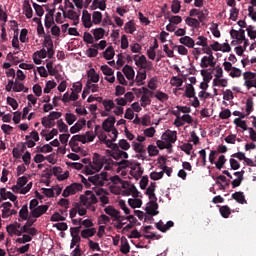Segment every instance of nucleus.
<instances>
[{
	"instance_id": "obj_7",
	"label": "nucleus",
	"mask_w": 256,
	"mask_h": 256,
	"mask_svg": "<svg viewBox=\"0 0 256 256\" xmlns=\"http://www.w3.org/2000/svg\"><path fill=\"white\" fill-rule=\"evenodd\" d=\"M115 116H110L107 119H105L102 123V129L103 131H106V133H111L115 128Z\"/></svg>"
},
{
	"instance_id": "obj_52",
	"label": "nucleus",
	"mask_w": 256,
	"mask_h": 256,
	"mask_svg": "<svg viewBox=\"0 0 256 256\" xmlns=\"http://www.w3.org/2000/svg\"><path fill=\"white\" fill-rule=\"evenodd\" d=\"M44 25L46 29H51V27L55 25V20H53V17H49V14H46Z\"/></svg>"
},
{
	"instance_id": "obj_25",
	"label": "nucleus",
	"mask_w": 256,
	"mask_h": 256,
	"mask_svg": "<svg viewBox=\"0 0 256 256\" xmlns=\"http://www.w3.org/2000/svg\"><path fill=\"white\" fill-rule=\"evenodd\" d=\"M124 29H125L126 33H129L130 35H133V33H135V31H137V27H135V22L133 20L128 21L125 24Z\"/></svg>"
},
{
	"instance_id": "obj_6",
	"label": "nucleus",
	"mask_w": 256,
	"mask_h": 256,
	"mask_svg": "<svg viewBox=\"0 0 256 256\" xmlns=\"http://www.w3.org/2000/svg\"><path fill=\"white\" fill-rule=\"evenodd\" d=\"M47 211H49V205H40L30 211V217H33L34 219H39V217L45 215Z\"/></svg>"
},
{
	"instance_id": "obj_47",
	"label": "nucleus",
	"mask_w": 256,
	"mask_h": 256,
	"mask_svg": "<svg viewBox=\"0 0 256 256\" xmlns=\"http://www.w3.org/2000/svg\"><path fill=\"white\" fill-rule=\"evenodd\" d=\"M138 93H142V96H146V97H153V95H155V93L149 90V88L147 87L139 88Z\"/></svg>"
},
{
	"instance_id": "obj_17",
	"label": "nucleus",
	"mask_w": 256,
	"mask_h": 256,
	"mask_svg": "<svg viewBox=\"0 0 256 256\" xmlns=\"http://www.w3.org/2000/svg\"><path fill=\"white\" fill-rule=\"evenodd\" d=\"M150 206L146 207V213L148 215H159V211H157V209H159V204H157V202L155 201H150Z\"/></svg>"
},
{
	"instance_id": "obj_49",
	"label": "nucleus",
	"mask_w": 256,
	"mask_h": 256,
	"mask_svg": "<svg viewBox=\"0 0 256 256\" xmlns=\"http://www.w3.org/2000/svg\"><path fill=\"white\" fill-rule=\"evenodd\" d=\"M66 123L73 125L77 121V116L73 113H66L65 115Z\"/></svg>"
},
{
	"instance_id": "obj_61",
	"label": "nucleus",
	"mask_w": 256,
	"mask_h": 256,
	"mask_svg": "<svg viewBox=\"0 0 256 256\" xmlns=\"http://www.w3.org/2000/svg\"><path fill=\"white\" fill-rule=\"evenodd\" d=\"M163 171L161 172H152L150 173V179H152V181H159V179H163Z\"/></svg>"
},
{
	"instance_id": "obj_32",
	"label": "nucleus",
	"mask_w": 256,
	"mask_h": 256,
	"mask_svg": "<svg viewBox=\"0 0 256 256\" xmlns=\"http://www.w3.org/2000/svg\"><path fill=\"white\" fill-rule=\"evenodd\" d=\"M228 81L227 79L223 78H214L213 79V87H227Z\"/></svg>"
},
{
	"instance_id": "obj_30",
	"label": "nucleus",
	"mask_w": 256,
	"mask_h": 256,
	"mask_svg": "<svg viewBox=\"0 0 256 256\" xmlns=\"http://www.w3.org/2000/svg\"><path fill=\"white\" fill-rule=\"evenodd\" d=\"M101 21H103V14L99 11H94L92 14V23H94V25H99Z\"/></svg>"
},
{
	"instance_id": "obj_27",
	"label": "nucleus",
	"mask_w": 256,
	"mask_h": 256,
	"mask_svg": "<svg viewBox=\"0 0 256 256\" xmlns=\"http://www.w3.org/2000/svg\"><path fill=\"white\" fill-rule=\"evenodd\" d=\"M128 205H130L132 209H139L143 205V201L141 199L130 198L128 199Z\"/></svg>"
},
{
	"instance_id": "obj_43",
	"label": "nucleus",
	"mask_w": 256,
	"mask_h": 256,
	"mask_svg": "<svg viewBox=\"0 0 256 256\" xmlns=\"http://www.w3.org/2000/svg\"><path fill=\"white\" fill-rule=\"evenodd\" d=\"M57 125H58V129H59L60 133H68L69 126H67V124H65V122H63V119H59L57 121Z\"/></svg>"
},
{
	"instance_id": "obj_26",
	"label": "nucleus",
	"mask_w": 256,
	"mask_h": 256,
	"mask_svg": "<svg viewBox=\"0 0 256 256\" xmlns=\"http://www.w3.org/2000/svg\"><path fill=\"white\" fill-rule=\"evenodd\" d=\"M141 192H139V190H137V187H135V184H131V186L129 187V190H125V194L126 195H132V197H134V199H137V197H139Z\"/></svg>"
},
{
	"instance_id": "obj_55",
	"label": "nucleus",
	"mask_w": 256,
	"mask_h": 256,
	"mask_svg": "<svg viewBox=\"0 0 256 256\" xmlns=\"http://www.w3.org/2000/svg\"><path fill=\"white\" fill-rule=\"evenodd\" d=\"M56 87H57V83H55V81H48L44 88V93H51V90L55 89Z\"/></svg>"
},
{
	"instance_id": "obj_12",
	"label": "nucleus",
	"mask_w": 256,
	"mask_h": 256,
	"mask_svg": "<svg viewBox=\"0 0 256 256\" xmlns=\"http://www.w3.org/2000/svg\"><path fill=\"white\" fill-rule=\"evenodd\" d=\"M22 10L26 19H31L33 17V8L31 7L29 0L23 1Z\"/></svg>"
},
{
	"instance_id": "obj_3",
	"label": "nucleus",
	"mask_w": 256,
	"mask_h": 256,
	"mask_svg": "<svg viewBox=\"0 0 256 256\" xmlns=\"http://www.w3.org/2000/svg\"><path fill=\"white\" fill-rule=\"evenodd\" d=\"M88 181L89 183H92V185H99L100 187H103V185H105V181H109V178L107 172H101L100 174L88 177Z\"/></svg>"
},
{
	"instance_id": "obj_19",
	"label": "nucleus",
	"mask_w": 256,
	"mask_h": 256,
	"mask_svg": "<svg viewBox=\"0 0 256 256\" xmlns=\"http://www.w3.org/2000/svg\"><path fill=\"white\" fill-rule=\"evenodd\" d=\"M186 25L188 27H192V29H199L201 27V23L197 20V18H193V16L187 17L185 19Z\"/></svg>"
},
{
	"instance_id": "obj_51",
	"label": "nucleus",
	"mask_w": 256,
	"mask_h": 256,
	"mask_svg": "<svg viewBox=\"0 0 256 256\" xmlns=\"http://www.w3.org/2000/svg\"><path fill=\"white\" fill-rule=\"evenodd\" d=\"M83 41L85 43H88V45H93V43H95V39L93 38V35H91V33L89 32L84 33Z\"/></svg>"
},
{
	"instance_id": "obj_63",
	"label": "nucleus",
	"mask_w": 256,
	"mask_h": 256,
	"mask_svg": "<svg viewBox=\"0 0 256 256\" xmlns=\"http://www.w3.org/2000/svg\"><path fill=\"white\" fill-rule=\"evenodd\" d=\"M233 91L230 89H227L226 91H223V99L224 101H231L233 99Z\"/></svg>"
},
{
	"instance_id": "obj_20",
	"label": "nucleus",
	"mask_w": 256,
	"mask_h": 256,
	"mask_svg": "<svg viewBox=\"0 0 256 256\" xmlns=\"http://www.w3.org/2000/svg\"><path fill=\"white\" fill-rule=\"evenodd\" d=\"M19 221H27V219H29L30 215H29V206L23 205L22 208L19 211Z\"/></svg>"
},
{
	"instance_id": "obj_59",
	"label": "nucleus",
	"mask_w": 256,
	"mask_h": 256,
	"mask_svg": "<svg viewBox=\"0 0 256 256\" xmlns=\"http://www.w3.org/2000/svg\"><path fill=\"white\" fill-rule=\"evenodd\" d=\"M148 154L150 157H156V155H159V150L154 145L148 146Z\"/></svg>"
},
{
	"instance_id": "obj_41",
	"label": "nucleus",
	"mask_w": 256,
	"mask_h": 256,
	"mask_svg": "<svg viewBox=\"0 0 256 256\" xmlns=\"http://www.w3.org/2000/svg\"><path fill=\"white\" fill-rule=\"evenodd\" d=\"M32 5H33L34 11L38 17H43V15H45V10L43 9V6H41L35 2H33Z\"/></svg>"
},
{
	"instance_id": "obj_2",
	"label": "nucleus",
	"mask_w": 256,
	"mask_h": 256,
	"mask_svg": "<svg viewBox=\"0 0 256 256\" xmlns=\"http://www.w3.org/2000/svg\"><path fill=\"white\" fill-rule=\"evenodd\" d=\"M80 202L82 203V205H84V207H87V209H89V207H91V205H95L98 200L97 196H95V193H93V191L87 190L85 192V195L80 196Z\"/></svg>"
},
{
	"instance_id": "obj_14",
	"label": "nucleus",
	"mask_w": 256,
	"mask_h": 256,
	"mask_svg": "<svg viewBox=\"0 0 256 256\" xmlns=\"http://www.w3.org/2000/svg\"><path fill=\"white\" fill-rule=\"evenodd\" d=\"M87 124V121L85 120V118H82L80 120L77 121V123H75V125H73L70 128V133L73 135L75 133H79V131L81 129H83V127H85V125Z\"/></svg>"
},
{
	"instance_id": "obj_24",
	"label": "nucleus",
	"mask_w": 256,
	"mask_h": 256,
	"mask_svg": "<svg viewBox=\"0 0 256 256\" xmlns=\"http://www.w3.org/2000/svg\"><path fill=\"white\" fill-rule=\"evenodd\" d=\"M91 33H93L95 41H99V39H103V37H105V29L103 28L93 29Z\"/></svg>"
},
{
	"instance_id": "obj_40",
	"label": "nucleus",
	"mask_w": 256,
	"mask_h": 256,
	"mask_svg": "<svg viewBox=\"0 0 256 256\" xmlns=\"http://www.w3.org/2000/svg\"><path fill=\"white\" fill-rule=\"evenodd\" d=\"M154 97L157 98L158 101H161V103H164V101H169V95L161 91H157Z\"/></svg>"
},
{
	"instance_id": "obj_9",
	"label": "nucleus",
	"mask_w": 256,
	"mask_h": 256,
	"mask_svg": "<svg viewBox=\"0 0 256 256\" xmlns=\"http://www.w3.org/2000/svg\"><path fill=\"white\" fill-rule=\"evenodd\" d=\"M106 215H109L114 219V221H120L121 220V212L117 209H115L113 206H107L104 209Z\"/></svg>"
},
{
	"instance_id": "obj_13",
	"label": "nucleus",
	"mask_w": 256,
	"mask_h": 256,
	"mask_svg": "<svg viewBox=\"0 0 256 256\" xmlns=\"http://www.w3.org/2000/svg\"><path fill=\"white\" fill-rule=\"evenodd\" d=\"M82 23L86 29H91V27H93V22H91V15L87 10H83L82 12Z\"/></svg>"
},
{
	"instance_id": "obj_46",
	"label": "nucleus",
	"mask_w": 256,
	"mask_h": 256,
	"mask_svg": "<svg viewBox=\"0 0 256 256\" xmlns=\"http://www.w3.org/2000/svg\"><path fill=\"white\" fill-rule=\"evenodd\" d=\"M225 163H227V159L225 158V155L219 156L218 161L215 163L216 169H219V171H221V169H223V165H225Z\"/></svg>"
},
{
	"instance_id": "obj_62",
	"label": "nucleus",
	"mask_w": 256,
	"mask_h": 256,
	"mask_svg": "<svg viewBox=\"0 0 256 256\" xmlns=\"http://www.w3.org/2000/svg\"><path fill=\"white\" fill-rule=\"evenodd\" d=\"M58 231H67L69 229V226L65 222L56 223L53 225Z\"/></svg>"
},
{
	"instance_id": "obj_16",
	"label": "nucleus",
	"mask_w": 256,
	"mask_h": 256,
	"mask_svg": "<svg viewBox=\"0 0 256 256\" xmlns=\"http://www.w3.org/2000/svg\"><path fill=\"white\" fill-rule=\"evenodd\" d=\"M179 42L181 43V45H185V47H188V49H193V47H195V40H193V38H191L190 36H182L179 39Z\"/></svg>"
},
{
	"instance_id": "obj_56",
	"label": "nucleus",
	"mask_w": 256,
	"mask_h": 256,
	"mask_svg": "<svg viewBox=\"0 0 256 256\" xmlns=\"http://www.w3.org/2000/svg\"><path fill=\"white\" fill-rule=\"evenodd\" d=\"M88 247L92 251H101V246H99V243L93 242V240H91V239L88 240Z\"/></svg>"
},
{
	"instance_id": "obj_21",
	"label": "nucleus",
	"mask_w": 256,
	"mask_h": 256,
	"mask_svg": "<svg viewBox=\"0 0 256 256\" xmlns=\"http://www.w3.org/2000/svg\"><path fill=\"white\" fill-rule=\"evenodd\" d=\"M95 233H97L96 228H86L81 231V238L82 239H89L90 237L95 236Z\"/></svg>"
},
{
	"instance_id": "obj_48",
	"label": "nucleus",
	"mask_w": 256,
	"mask_h": 256,
	"mask_svg": "<svg viewBox=\"0 0 256 256\" xmlns=\"http://www.w3.org/2000/svg\"><path fill=\"white\" fill-rule=\"evenodd\" d=\"M151 97L152 96H141L140 98V105L141 107H147L148 105H151Z\"/></svg>"
},
{
	"instance_id": "obj_53",
	"label": "nucleus",
	"mask_w": 256,
	"mask_h": 256,
	"mask_svg": "<svg viewBox=\"0 0 256 256\" xmlns=\"http://www.w3.org/2000/svg\"><path fill=\"white\" fill-rule=\"evenodd\" d=\"M37 150L39 153H51L53 151V147L50 144H46L44 146H37Z\"/></svg>"
},
{
	"instance_id": "obj_23",
	"label": "nucleus",
	"mask_w": 256,
	"mask_h": 256,
	"mask_svg": "<svg viewBox=\"0 0 256 256\" xmlns=\"http://www.w3.org/2000/svg\"><path fill=\"white\" fill-rule=\"evenodd\" d=\"M103 57L106 59V61H111L113 57H115V49L113 46H109L104 52H103Z\"/></svg>"
},
{
	"instance_id": "obj_38",
	"label": "nucleus",
	"mask_w": 256,
	"mask_h": 256,
	"mask_svg": "<svg viewBox=\"0 0 256 256\" xmlns=\"http://www.w3.org/2000/svg\"><path fill=\"white\" fill-rule=\"evenodd\" d=\"M185 96L188 99H192V97H195V87H193L192 84H188L186 86Z\"/></svg>"
},
{
	"instance_id": "obj_33",
	"label": "nucleus",
	"mask_w": 256,
	"mask_h": 256,
	"mask_svg": "<svg viewBox=\"0 0 256 256\" xmlns=\"http://www.w3.org/2000/svg\"><path fill=\"white\" fill-rule=\"evenodd\" d=\"M69 145L71 147V150L74 152V153H79L81 152V147H79V143L77 142L76 139H73V136L72 138L70 139L69 141Z\"/></svg>"
},
{
	"instance_id": "obj_58",
	"label": "nucleus",
	"mask_w": 256,
	"mask_h": 256,
	"mask_svg": "<svg viewBox=\"0 0 256 256\" xmlns=\"http://www.w3.org/2000/svg\"><path fill=\"white\" fill-rule=\"evenodd\" d=\"M171 85L173 87H181L183 85V79L177 77V76H174L172 79H171Z\"/></svg>"
},
{
	"instance_id": "obj_29",
	"label": "nucleus",
	"mask_w": 256,
	"mask_h": 256,
	"mask_svg": "<svg viewBox=\"0 0 256 256\" xmlns=\"http://www.w3.org/2000/svg\"><path fill=\"white\" fill-rule=\"evenodd\" d=\"M41 124L43 125V127H46V129H51V127H55V120H51V118L47 117H43Z\"/></svg>"
},
{
	"instance_id": "obj_42",
	"label": "nucleus",
	"mask_w": 256,
	"mask_h": 256,
	"mask_svg": "<svg viewBox=\"0 0 256 256\" xmlns=\"http://www.w3.org/2000/svg\"><path fill=\"white\" fill-rule=\"evenodd\" d=\"M30 241H33V237L29 236V234H24L22 237L16 239V243H20V245L30 243Z\"/></svg>"
},
{
	"instance_id": "obj_64",
	"label": "nucleus",
	"mask_w": 256,
	"mask_h": 256,
	"mask_svg": "<svg viewBox=\"0 0 256 256\" xmlns=\"http://www.w3.org/2000/svg\"><path fill=\"white\" fill-rule=\"evenodd\" d=\"M229 75L233 79H235L236 77H240L241 76V69H239L237 67H233L232 71H230Z\"/></svg>"
},
{
	"instance_id": "obj_36",
	"label": "nucleus",
	"mask_w": 256,
	"mask_h": 256,
	"mask_svg": "<svg viewBox=\"0 0 256 256\" xmlns=\"http://www.w3.org/2000/svg\"><path fill=\"white\" fill-rule=\"evenodd\" d=\"M111 157L115 159L116 161H119L121 159V149H119L118 144H114V149H112Z\"/></svg>"
},
{
	"instance_id": "obj_39",
	"label": "nucleus",
	"mask_w": 256,
	"mask_h": 256,
	"mask_svg": "<svg viewBox=\"0 0 256 256\" xmlns=\"http://www.w3.org/2000/svg\"><path fill=\"white\" fill-rule=\"evenodd\" d=\"M171 11L175 15L181 11V2L179 0H173L171 5Z\"/></svg>"
},
{
	"instance_id": "obj_15",
	"label": "nucleus",
	"mask_w": 256,
	"mask_h": 256,
	"mask_svg": "<svg viewBox=\"0 0 256 256\" xmlns=\"http://www.w3.org/2000/svg\"><path fill=\"white\" fill-rule=\"evenodd\" d=\"M232 199L240 205H247V199H245V193L238 191L232 194Z\"/></svg>"
},
{
	"instance_id": "obj_44",
	"label": "nucleus",
	"mask_w": 256,
	"mask_h": 256,
	"mask_svg": "<svg viewBox=\"0 0 256 256\" xmlns=\"http://www.w3.org/2000/svg\"><path fill=\"white\" fill-rule=\"evenodd\" d=\"M101 71L104 75H106V77H111L115 73V71H113V68L108 67L107 65H102Z\"/></svg>"
},
{
	"instance_id": "obj_34",
	"label": "nucleus",
	"mask_w": 256,
	"mask_h": 256,
	"mask_svg": "<svg viewBox=\"0 0 256 256\" xmlns=\"http://www.w3.org/2000/svg\"><path fill=\"white\" fill-rule=\"evenodd\" d=\"M147 79V72L143 71V72H138L137 76H136V83H138V86L144 85L145 83L143 81H145Z\"/></svg>"
},
{
	"instance_id": "obj_28",
	"label": "nucleus",
	"mask_w": 256,
	"mask_h": 256,
	"mask_svg": "<svg viewBox=\"0 0 256 256\" xmlns=\"http://www.w3.org/2000/svg\"><path fill=\"white\" fill-rule=\"evenodd\" d=\"M165 19L169 20V23H172L174 25H179V23H182L183 18L181 16H169V13L166 14Z\"/></svg>"
},
{
	"instance_id": "obj_57",
	"label": "nucleus",
	"mask_w": 256,
	"mask_h": 256,
	"mask_svg": "<svg viewBox=\"0 0 256 256\" xmlns=\"http://www.w3.org/2000/svg\"><path fill=\"white\" fill-rule=\"evenodd\" d=\"M180 149H181V151H184V153H186V155H191V150L193 149V144H191V143L183 144L180 147Z\"/></svg>"
},
{
	"instance_id": "obj_35",
	"label": "nucleus",
	"mask_w": 256,
	"mask_h": 256,
	"mask_svg": "<svg viewBox=\"0 0 256 256\" xmlns=\"http://www.w3.org/2000/svg\"><path fill=\"white\" fill-rule=\"evenodd\" d=\"M102 105L107 113L112 109H115V102H113V100H103Z\"/></svg>"
},
{
	"instance_id": "obj_54",
	"label": "nucleus",
	"mask_w": 256,
	"mask_h": 256,
	"mask_svg": "<svg viewBox=\"0 0 256 256\" xmlns=\"http://www.w3.org/2000/svg\"><path fill=\"white\" fill-rule=\"evenodd\" d=\"M67 218L63 215H61L59 212H55L51 218L50 221L58 222V221H65Z\"/></svg>"
},
{
	"instance_id": "obj_4",
	"label": "nucleus",
	"mask_w": 256,
	"mask_h": 256,
	"mask_svg": "<svg viewBox=\"0 0 256 256\" xmlns=\"http://www.w3.org/2000/svg\"><path fill=\"white\" fill-rule=\"evenodd\" d=\"M189 15L190 17H198L197 21H199V23H203V21H205V19H207L209 15V10L207 8H203L202 10L197 8H192L189 11Z\"/></svg>"
},
{
	"instance_id": "obj_10",
	"label": "nucleus",
	"mask_w": 256,
	"mask_h": 256,
	"mask_svg": "<svg viewBox=\"0 0 256 256\" xmlns=\"http://www.w3.org/2000/svg\"><path fill=\"white\" fill-rule=\"evenodd\" d=\"M162 141H166V143H175V141H177V131L167 130L162 135Z\"/></svg>"
},
{
	"instance_id": "obj_45",
	"label": "nucleus",
	"mask_w": 256,
	"mask_h": 256,
	"mask_svg": "<svg viewBox=\"0 0 256 256\" xmlns=\"http://www.w3.org/2000/svg\"><path fill=\"white\" fill-rule=\"evenodd\" d=\"M6 230L9 235H17V237H21V232H19V230H17L16 227L12 224L8 225Z\"/></svg>"
},
{
	"instance_id": "obj_37",
	"label": "nucleus",
	"mask_w": 256,
	"mask_h": 256,
	"mask_svg": "<svg viewBox=\"0 0 256 256\" xmlns=\"http://www.w3.org/2000/svg\"><path fill=\"white\" fill-rule=\"evenodd\" d=\"M219 212L224 219H228L229 215H231V208L227 205L221 206Z\"/></svg>"
},
{
	"instance_id": "obj_1",
	"label": "nucleus",
	"mask_w": 256,
	"mask_h": 256,
	"mask_svg": "<svg viewBox=\"0 0 256 256\" xmlns=\"http://www.w3.org/2000/svg\"><path fill=\"white\" fill-rule=\"evenodd\" d=\"M104 165H105V156H101L95 153L93 156V161L90 163V165L85 166V171L87 175H93V173H98L100 169H103Z\"/></svg>"
},
{
	"instance_id": "obj_5",
	"label": "nucleus",
	"mask_w": 256,
	"mask_h": 256,
	"mask_svg": "<svg viewBox=\"0 0 256 256\" xmlns=\"http://www.w3.org/2000/svg\"><path fill=\"white\" fill-rule=\"evenodd\" d=\"M82 190H83V184L72 183L71 185L67 186L64 189L62 196L69 197L70 195H75L76 193H79V191H82Z\"/></svg>"
},
{
	"instance_id": "obj_8",
	"label": "nucleus",
	"mask_w": 256,
	"mask_h": 256,
	"mask_svg": "<svg viewBox=\"0 0 256 256\" xmlns=\"http://www.w3.org/2000/svg\"><path fill=\"white\" fill-rule=\"evenodd\" d=\"M112 135L113 136H111V139H107V136H104L102 141L103 143H105V145H107V147L113 150L115 145H117V144H114L113 142L117 141V136L119 135V131H117V129L114 128L112 130Z\"/></svg>"
},
{
	"instance_id": "obj_31",
	"label": "nucleus",
	"mask_w": 256,
	"mask_h": 256,
	"mask_svg": "<svg viewBox=\"0 0 256 256\" xmlns=\"http://www.w3.org/2000/svg\"><path fill=\"white\" fill-rule=\"evenodd\" d=\"M234 124L236 127H240V129H243V131H249V127H247V122L245 120H241V118H235Z\"/></svg>"
},
{
	"instance_id": "obj_60",
	"label": "nucleus",
	"mask_w": 256,
	"mask_h": 256,
	"mask_svg": "<svg viewBox=\"0 0 256 256\" xmlns=\"http://www.w3.org/2000/svg\"><path fill=\"white\" fill-rule=\"evenodd\" d=\"M239 17V8L234 7L230 10V19L232 21H237V18Z\"/></svg>"
},
{
	"instance_id": "obj_22",
	"label": "nucleus",
	"mask_w": 256,
	"mask_h": 256,
	"mask_svg": "<svg viewBox=\"0 0 256 256\" xmlns=\"http://www.w3.org/2000/svg\"><path fill=\"white\" fill-rule=\"evenodd\" d=\"M88 78L87 83H99V74L93 68L88 71Z\"/></svg>"
},
{
	"instance_id": "obj_50",
	"label": "nucleus",
	"mask_w": 256,
	"mask_h": 256,
	"mask_svg": "<svg viewBox=\"0 0 256 256\" xmlns=\"http://www.w3.org/2000/svg\"><path fill=\"white\" fill-rule=\"evenodd\" d=\"M132 147L136 153H145V146L141 143L133 142Z\"/></svg>"
},
{
	"instance_id": "obj_18",
	"label": "nucleus",
	"mask_w": 256,
	"mask_h": 256,
	"mask_svg": "<svg viewBox=\"0 0 256 256\" xmlns=\"http://www.w3.org/2000/svg\"><path fill=\"white\" fill-rule=\"evenodd\" d=\"M122 71L126 79H128L129 81H133V79H135V70L133 69V67L125 65Z\"/></svg>"
},
{
	"instance_id": "obj_11",
	"label": "nucleus",
	"mask_w": 256,
	"mask_h": 256,
	"mask_svg": "<svg viewBox=\"0 0 256 256\" xmlns=\"http://www.w3.org/2000/svg\"><path fill=\"white\" fill-rule=\"evenodd\" d=\"M230 37L232 39H237L239 43H243L247 38H245V31L243 29H240L239 31L232 29L230 31Z\"/></svg>"
}]
</instances>
